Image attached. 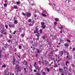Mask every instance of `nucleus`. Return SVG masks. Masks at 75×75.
Segmentation results:
<instances>
[{"label": "nucleus", "mask_w": 75, "mask_h": 75, "mask_svg": "<svg viewBox=\"0 0 75 75\" xmlns=\"http://www.w3.org/2000/svg\"><path fill=\"white\" fill-rule=\"evenodd\" d=\"M15 69H17L16 71L17 72H20V71H21V70L19 69L20 67H18V64H17L16 65Z\"/></svg>", "instance_id": "1"}, {"label": "nucleus", "mask_w": 75, "mask_h": 75, "mask_svg": "<svg viewBox=\"0 0 75 75\" xmlns=\"http://www.w3.org/2000/svg\"><path fill=\"white\" fill-rule=\"evenodd\" d=\"M59 54L60 55V56L62 57V56L64 55V52H63V51H61L59 52Z\"/></svg>", "instance_id": "2"}, {"label": "nucleus", "mask_w": 75, "mask_h": 75, "mask_svg": "<svg viewBox=\"0 0 75 75\" xmlns=\"http://www.w3.org/2000/svg\"><path fill=\"white\" fill-rule=\"evenodd\" d=\"M26 16L27 17H30L31 16V13H28L26 14Z\"/></svg>", "instance_id": "3"}, {"label": "nucleus", "mask_w": 75, "mask_h": 75, "mask_svg": "<svg viewBox=\"0 0 75 75\" xmlns=\"http://www.w3.org/2000/svg\"><path fill=\"white\" fill-rule=\"evenodd\" d=\"M59 70L60 72H61V73H62V72H63V69H62V68L59 67Z\"/></svg>", "instance_id": "4"}, {"label": "nucleus", "mask_w": 75, "mask_h": 75, "mask_svg": "<svg viewBox=\"0 0 75 75\" xmlns=\"http://www.w3.org/2000/svg\"><path fill=\"white\" fill-rule=\"evenodd\" d=\"M38 29H37L36 30L34 31V33L36 34V33H38Z\"/></svg>", "instance_id": "5"}, {"label": "nucleus", "mask_w": 75, "mask_h": 75, "mask_svg": "<svg viewBox=\"0 0 75 75\" xmlns=\"http://www.w3.org/2000/svg\"><path fill=\"white\" fill-rule=\"evenodd\" d=\"M37 52L38 53H39V54H40V53L42 51H41V50H39L38 49H37Z\"/></svg>", "instance_id": "6"}, {"label": "nucleus", "mask_w": 75, "mask_h": 75, "mask_svg": "<svg viewBox=\"0 0 75 75\" xmlns=\"http://www.w3.org/2000/svg\"><path fill=\"white\" fill-rule=\"evenodd\" d=\"M64 46H65V47H69V44H64Z\"/></svg>", "instance_id": "7"}, {"label": "nucleus", "mask_w": 75, "mask_h": 75, "mask_svg": "<svg viewBox=\"0 0 75 75\" xmlns=\"http://www.w3.org/2000/svg\"><path fill=\"white\" fill-rule=\"evenodd\" d=\"M4 75H9V74H7V71H5L4 72Z\"/></svg>", "instance_id": "8"}, {"label": "nucleus", "mask_w": 75, "mask_h": 75, "mask_svg": "<svg viewBox=\"0 0 75 75\" xmlns=\"http://www.w3.org/2000/svg\"><path fill=\"white\" fill-rule=\"evenodd\" d=\"M4 31H5V30L3 29L2 30H1L0 32H1V34H3Z\"/></svg>", "instance_id": "9"}, {"label": "nucleus", "mask_w": 75, "mask_h": 75, "mask_svg": "<svg viewBox=\"0 0 75 75\" xmlns=\"http://www.w3.org/2000/svg\"><path fill=\"white\" fill-rule=\"evenodd\" d=\"M23 70L25 72L27 73V69L26 68H23Z\"/></svg>", "instance_id": "10"}, {"label": "nucleus", "mask_w": 75, "mask_h": 75, "mask_svg": "<svg viewBox=\"0 0 75 75\" xmlns=\"http://www.w3.org/2000/svg\"><path fill=\"white\" fill-rule=\"evenodd\" d=\"M13 7L14 9H17V8H18V7H17V6L16 5H15Z\"/></svg>", "instance_id": "11"}, {"label": "nucleus", "mask_w": 75, "mask_h": 75, "mask_svg": "<svg viewBox=\"0 0 75 75\" xmlns=\"http://www.w3.org/2000/svg\"><path fill=\"white\" fill-rule=\"evenodd\" d=\"M54 20H55V21H59V19L57 18H54Z\"/></svg>", "instance_id": "12"}, {"label": "nucleus", "mask_w": 75, "mask_h": 75, "mask_svg": "<svg viewBox=\"0 0 75 75\" xmlns=\"http://www.w3.org/2000/svg\"><path fill=\"white\" fill-rule=\"evenodd\" d=\"M41 14L42 16H43V17H46V16H47V15H46L44 13H41Z\"/></svg>", "instance_id": "13"}, {"label": "nucleus", "mask_w": 75, "mask_h": 75, "mask_svg": "<svg viewBox=\"0 0 75 75\" xmlns=\"http://www.w3.org/2000/svg\"><path fill=\"white\" fill-rule=\"evenodd\" d=\"M14 45H18V42H15L14 43Z\"/></svg>", "instance_id": "14"}, {"label": "nucleus", "mask_w": 75, "mask_h": 75, "mask_svg": "<svg viewBox=\"0 0 75 75\" xmlns=\"http://www.w3.org/2000/svg\"><path fill=\"white\" fill-rule=\"evenodd\" d=\"M41 24L42 25H44V24H45V23L43 22H41Z\"/></svg>", "instance_id": "15"}, {"label": "nucleus", "mask_w": 75, "mask_h": 75, "mask_svg": "<svg viewBox=\"0 0 75 75\" xmlns=\"http://www.w3.org/2000/svg\"><path fill=\"white\" fill-rule=\"evenodd\" d=\"M35 68L36 69V70H37H37H40V69L39 68V67H35Z\"/></svg>", "instance_id": "16"}, {"label": "nucleus", "mask_w": 75, "mask_h": 75, "mask_svg": "<svg viewBox=\"0 0 75 75\" xmlns=\"http://www.w3.org/2000/svg\"><path fill=\"white\" fill-rule=\"evenodd\" d=\"M41 27L42 28H45L46 26L45 25H42Z\"/></svg>", "instance_id": "17"}, {"label": "nucleus", "mask_w": 75, "mask_h": 75, "mask_svg": "<svg viewBox=\"0 0 75 75\" xmlns=\"http://www.w3.org/2000/svg\"><path fill=\"white\" fill-rule=\"evenodd\" d=\"M16 58L15 57H13V62H15L16 61Z\"/></svg>", "instance_id": "18"}, {"label": "nucleus", "mask_w": 75, "mask_h": 75, "mask_svg": "<svg viewBox=\"0 0 75 75\" xmlns=\"http://www.w3.org/2000/svg\"><path fill=\"white\" fill-rule=\"evenodd\" d=\"M14 24H17L18 23V22H17V21L16 20H15L14 21Z\"/></svg>", "instance_id": "19"}, {"label": "nucleus", "mask_w": 75, "mask_h": 75, "mask_svg": "<svg viewBox=\"0 0 75 75\" xmlns=\"http://www.w3.org/2000/svg\"><path fill=\"white\" fill-rule=\"evenodd\" d=\"M9 27H12L13 28H14V25H9Z\"/></svg>", "instance_id": "20"}, {"label": "nucleus", "mask_w": 75, "mask_h": 75, "mask_svg": "<svg viewBox=\"0 0 75 75\" xmlns=\"http://www.w3.org/2000/svg\"><path fill=\"white\" fill-rule=\"evenodd\" d=\"M52 37H53L52 40H55V37L54 36L52 35Z\"/></svg>", "instance_id": "21"}, {"label": "nucleus", "mask_w": 75, "mask_h": 75, "mask_svg": "<svg viewBox=\"0 0 75 75\" xmlns=\"http://www.w3.org/2000/svg\"><path fill=\"white\" fill-rule=\"evenodd\" d=\"M20 36L22 37H24V35L23 34H21L20 35Z\"/></svg>", "instance_id": "22"}, {"label": "nucleus", "mask_w": 75, "mask_h": 75, "mask_svg": "<svg viewBox=\"0 0 75 75\" xmlns=\"http://www.w3.org/2000/svg\"><path fill=\"white\" fill-rule=\"evenodd\" d=\"M40 34H42V29H40Z\"/></svg>", "instance_id": "23"}, {"label": "nucleus", "mask_w": 75, "mask_h": 75, "mask_svg": "<svg viewBox=\"0 0 75 75\" xmlns=\"http://www.w3.org/2000/svg\"><path fill=\"white\" fill-rule=\"evenodd\" d=\"M50 53L52 55H53V54H54V53H53V51H51L50 52Z\"/></svg>", "instance_id": "24"}, {"label": "nucleus", "mask_w": 75, "mask_h": 75, "mask_svg": "<svg viewBox=\"0 0 75 75\" xmlns=\"http://www.w3.org/2000/svg\"><path fill=\"white\" fill-rule=\"evenodd\" d=\"M4 6L5 7H7V4H4Z\"/></svg>", "instance_id": "25"}, {"label": "nucleus", "mask_w": 75, "mask_h": 75, "mask_svg": "<svg viewBox=\"0 0 75 75\" xmlns=\"http://www.w3.org/2000/svg\"><path fill=\"white\" fill-rule=\"evenodd\" d=\"M42 39L44 40H45V37L44 36H43L42 37Z\"/></svg>", "instance_id": "26"}, {"label": "nucleus", "mask_w": 75, "mask_h": 75, "mask_svg": "<svg viewBox=\"0 0 75 75\" xmlns=\"http://www.w3.org/2000/svg\"><path fill=\"white\" fill-rule=\"evenodd\" d=\"M36 64H37V63H36V62H35L34 64V66L35 67H36Z\"/></svg>", "instance_id": "27"}, {"label": "nucleus", "mask_w": 75, "mask_h": 75, "mask_svg": "<svg viewBox=\"0 0 75 75\" xmlns=\"http://www.w3.org/2000/svg\"><path fill=\"white\" fill-rule=\"evenodd\" d=\"M60 60H61V59L60 58V59H58L57 60V63H58V62H59V61H60Z\"/></svg>", "instance_id": "28"}, {"label": "nucleus", "mask_w": 75, "mask_h": 75, "mask_svg": "<svg viewBox=\"0 0 75 75\" xmlns=\"http://www.w3.org/2000/svg\"><path fill=\"white\" fill-rule=\"evenodd\" d=\"M12 42V40H8V42Z\"/></svg>", "instance_id": "29"}, {"label": "nucleus", "mask_w": 75, "mask_h": 75, "mask_svg": "<svg viewBox=\"0 0 75 75\" xmlns=\"http://www.w3.org/2000/svg\"><path fill=\"white\" fill-rule=\"evenodd\" d=\"M68 64H69V62H68V61H67L66 62V65H67V66H68Z\"/></svg>", "instance_id": "30"}, {"label": "nucleus", "mask_w": 75, "mask_h": 75, "mask_svg": "<svg viewBox=\"0 0 75 75\" xmlns=\"http://www.w3.org/2000/svg\"><path fill=\"white\" fill-rule=\"evenodd\" d=\"M31 19H29L28 20V22H29V23H31Z\"/></svg>", "instance_id": "31"}, {"label": "nucleus", "mask_w": 75, "mask_h": 75, "mask_svg": "<svg viewBox=\"0 0 75 75\" xmlns=\"http://www.w3.org/2000/svg\"><path fill=\"white\" fill-rule=\"evenodd\" d=\"M17 5H18L20 3V2H16Z\"/></svg>", "instance_id": "32"}, {"label": "nucleus", "mask_w": 75, "mask_h": 75, "mask_svg": "<svg viewBox=\"0 0 75 75\" xmlns=\"http://www.w3.org/2000/svg\"><path fill=\"white\" fill-rule=\"evenodd\" d=\"M45 74H46V73H45V72H43L42 73V75H45Z\"/></svg>", "instance_id": "33"}, {"label": "nucleus", "mask_w": 75, "mask_h": 75, "mask_svg": "<svg viewBox=\"0 0 75 75\" xmlns=\"http://www.w3.org/2000/svg\"><path fill=\"white\" fill-rule=\"evenodd\" d=\"M5 27L6 28H8V25H5Z\"/></svg>", "instance_id": "34"}, {"label": "nucleus", "mask_w": 75, "mask_h": 75, "mask_svg": "<svg viewBox=\"0 0 75 75\" xmlns=\"http://www.w3.org/2000/svg\"><path fill=\"white\" fill-rule=\"evenodd\" d=\"M56 67H58V65H56L54 66V68H56Z\"/></svg>", "instance_id": "35"}, {"label": "nucleus", "mask_w": 75, "mask_h": 75, "mask_svg": "<svg viewBox=\"0 0 75 75\" xmlns=\"http://www.w3.org/2000/svg\"><path fill=\"white\" fill-rule=\"evenodd\" d=\"M67 42H71V41L70 40H69V39H67Z\"/></svg>", "instance_id": "36"}, {"label": "nucleus", "mask_w": 75, "mask_h": 75, "mask_svg": "<svg viewBox=\"0 0 75 75\" xmlns=\"http://www.w3.org/2000/svg\"><path fill=\"white\" fill-rule=\"evenodd\" d=\"M22 48V46L21 45L20 46H19V49L20 50V49H21V48Z\"/></svg>", "instance_id": "37"}, {"label": "nucleus", "mask_w": 75, "mask_h": 75, "mask_svg": "<svg viewBox=\"0 0 75 75\" xmlns=\"http://www.w3.org/2000/svg\"><path fill=\"white\" fill-rule=\"evenodd\" d=\"M35 50V48L34 47H33V48L32 49V50L33 51H34V50Z\"/></svg>", "instance_id": "38"}, {"label": "nucleus", "mask_w": 75, "mask_h": 75, "mask_svg": "<svg viewBox=\"0 0 75 75\" xmlns=\"http://www.w3.org/2000/svg\"><path fill=\"white\" fill-rule=\"evenodd\" d=\"M59 27V28H63V27H62L61 25L60 26V27Z\"/></svg>", "instance_id": "39"}, {"label": "nucleus", "mask_w": 75, "mask_h": 75, "mask_svg": "<svg viewBox=\"0 0 75 75\" xmlns=\"http://www.w3.org/2000/svg\"><path fill=\"white\" fill-rule=\"evenodd\" d=\"M36 36L37 37H39L40 36V35H38L37 34H36Z\"/></svg>", "instance_id": "40"}, {"label": "nucleus", "mask_w": 75, "mask_h": 75, "mask_svg": "<svg viewBox=\"0 0 75 75\" xmlns=\"http://www.w3.org/2000/svg\"><path fill=\"white\" fill-rule=\"evenodd\" d=\"M2 50L3 51H5V49L4 48V47H2Z\"/></svg>", "instance_id": "41"}, {"label": "nucleus", "mask_w": 75, "mask_h": 75, "mask_svg": "<svg viewBox=\"0 0 75 75\" xmlns=\"http://www.w3.org/2000/svg\"><path fill=\"white\" fill-rule=\"evenodd\" d=\"M16 33V31H15L14 33H13V34H15Z\"/></svg>", "instance_id": "42"}, {"label": "nucleus", "mask_w": 75, "mask_h": 75, "mask_svg": "<svg viewBox=\"0 0 75 75\" xmlns=\"http://www.w3.org/2000/svg\"><path fill=\"white\" fill-rule=\"evenodd\" d=\"M6 67V65H2V67L3 68H5V67Z\"/></svg>", "instance_id": "43"}, {"label": "nucleus", "mask_w": 75, "mask_h": 75, "mask_svg": "<svg viewBox=\"0 0 75 75\" xmlns=\"http://www.w3.org/2000/svg\"><path fill=\"white\" fill-rule=\"evenodd\" d=\"M47 72H49V71H50V69H49V68H47Z\"/></svg>", "instance_id": "44"}, {"label": "nucleus", "mask_w": 75, "mask_h": 75, "mask_svg": "<svg viewBox=\"0 0 75 75\" xmlns=\"http://www.w3.org/2000/svg\"><path fill=\"white\" fill-rule=\"evenodd\" d=\"M22 14H23V16H26L25 14L24 13H22Z\"/></svg>", "instance_id": "45"}, {"label": "nucleus", "mask_w": 75, "mask_h": 75, "mask_svg": "<svg viewBox=\"0 0 75 75\" xmlns=\"http://www.w3.org/2000/svg\"><path fill=\"white\" fill-rule=\"evenodd\" d=\"M54 25H57V23L56 22H54Z\"/></svg>", "instance_id": "46"}, {"label": "nucleus", "mask_w": 75, "mask_h": 75, "mask_svg": "<svg viewBox=\"0 0 75 75\" xmlns=\"http://www.w3.org/2000/svg\"><path fill=\"white\" fill-rule=\"evenodd\" d=\"M19 31H20L21 33H22V31H21V29H19Z\"/></svg>", "instance_id": "47"}, {"label": "nucleus", "mask_w": 75, "mask_h": 75, "mask_svg": "<svg viewBox=\"0 0 75 75\" xmlns=\"http://www.w3.org/2000/svg\"><path fill=\"white\" fill-rule=\"evenodd\" d=\"M30 71L31 72H32L33 71V69L32 68H30Z\"/></svg>", "instance_id": "48"}, {"label": "nucleus", "mask_w": 75, "mask_h": 75, "mask_svg": "<svg viewBox=\"0 0 75 75\" xmlns=\"http://www.w3.org/2000/svg\"><path fill=\"white\" fill-rule=\"evenodd\" d=\"M73 51H75V47H74L72 49Z\"/></svg>", "instance_id": "49"}, {"label": "nucleus", "mask_w": 75, "mask_h": 75, "mask_svg": "<svg viewBox=\"0 0 75 75\" xmlns=\"http://www.w3.org/2000/svg\"><path fill=\"white\" fill-rule=\"evenodd\" d=\"M34 72H37V70L35 69H34Z\"/></svg>", "instance_id": "50"}, {"label": "nucleus", "mask_w": 75, "mask_h": 75, "mask_svg": "<svg viewBox=\"0 0 75 75\" xmlns=\"http://www.w3.org/2000/svg\"><path fill=\"white\" fill-rule=\"evenodd\" d=\"M63 51H64V53H67V52L65 51V50H64Z\"/></svg>", "instance_id": "51"}, {"label": "nucleus", "mask_w": 75, "mask_h": 75, "mask_svg": "<svg viewBox=\"0 0 75 75\" xmlns=\"http://www.w3.org/2000/svg\"><path fill=\"white\" fill-rule=\"evenodd\" d=\"M12 63L13 65H16V63H14V62H12Z\"/></svg>", "instance_id": "52"}, {"label": "nucleus", "mask_w": 75, "mask_h": 75, "mask_svg": "<svg viewBox=\"0 0 75 75\" xmlns=\"http://www.w3.org/2000/svg\"><path fill=\"white\" fill-rule=\"evenodd\" d=\"M48 44H49V45H50L51 44V42H49L48 43Z\"/></svg>", "instance_id": "53"}, {"label": "nucleus", "mask_w": 75, "mask_h": 75, "mask_svg": "<svg viewBox=\"0 0 75 75\" xmlns=\"http://www.w3.org/2000/svg\"><path fill=\"white\" fill-rule=\"evenodd\" d=\"M10 49H13V47H12V46H10Z\"/></svg>", "instance_id": "54"}, {"label": "nucleus", "mask_w": 75, "mask_h": 75, "mask_svg": "<svg viewBox=\"0 0 75 75\" xmlns=\"http://www.w3.org/2000/svg\"><path fill=\"white\" fill-rule=\"evenodd\" d=\"M69 70L70 72H71V69L70 68L69 69Z\"/></svg>", "instance_id": "55"}, {"label": "nucleus", "mask_w": 75, "mask_h": 75, "mask_svg": "<svg viewBox=\"0 0 75 75\" xmlns=\"http://www.w3.org/2000/svg\"><path fill=\"white\" fill-rule=\"evenodd\" d=\"M17 62L18 63V64H20V62H19V61H17Z\"/></svg>", "instance_id": "56"}, {"label": "nucleus", "mask_w": 75, "mask_h": 75, "mask_svg": "<svg viewBox=\"0 0 75 75\" xmlns=\"http://www.w3.org/2000/svg\"><path fill=\"white\" fill-rule=\"evenodd\" d=\"M55 51H56V52H57V51H58V49H56Z\"/></svg>", "instance_id": "57"}, {"label": "nucleus", "mask_w": 75, "mask_h": 75, "mask_svg": "<svg viewBox=\"0 0 75 75\" xmlns=\"http://www.w3.org/2000/svg\"><path fill=\"white\" fill-rule=\"evenodd\" d=\"M36 58H37L38 56V54H36Z\"/></svg>", "instance_id": "58"}, {"label": "nucleus", "mask_w": 75, "mask_h": 75, "mask_svg": "<svg viewBox=\"0 0 75 75\" xmlns=\"http://www.w3.org/2000/svg\"><path fill=\"white\" fill-rule=\"evenodd\" d=\"M8 45V44L7 43H6V44H5V45H6V46Z\"/></svg>", "instance_id": "59"}, {"label": "nucleus", "mask_w": 75, "mask_h": 75, "mask_svg": "<svg viewBox=\"0 0 75 75\" xmlns=\"http://www.w3.org/2000/svg\"><path fill=\"white\" fill-rule=\"evenodd\" d=\"M40 47H42V45H41L40 44Z\"/></svg>", "instance_id": "60"}, {"label": "nucleus", "mask_w": 75, "mask_h": 75, "mask_svg": "<svg viewBox=\"0 0 75 75\" xmlns=\"http://www.w3.org/2000/svg\"><path fill=\"white\" fill-rule=\"evenodd\" d=\"M46 40L47 42H48V39H46Z\"/></svg>", "instance_id": "61"}, {"label": "nucleus", "mask_w": 75, "mask_h": 75, "mask_svg": "<svg viewBox=\"0 0 75 75\" xmlns=\"http://www.w3.org/2000/svg\"><path fill=\"white\" fill-rule=\"evenodd\" d=\"M70 50H72V47H69Z\"/></svg>", "instance_id": "62"}, {"label": "nucleus", "mask_w": 75, "mask_h": 75, "mask_svg": "<svg viewBox=\"0 0 75 75\" xmlns=\"http://www.w3.org/2000/svg\"><path fill=\"white\" fill-rule=\"evenodd\" d=\"M41 58L42 59H44L43 57H41Z\"/></svg>", "instance_id": "63"}, {"label": "nucleus", "mask_w": 75, "mask_h": 75, "mask_svg": "<svg viewBox=\"0 0 75 75\" xmlns=\"http://www.w3.org/2000/svg\"><path fill=\"white\" fill-rule=\"evenodd\" d=\"M68 58L69 60H70V57H69Z\"/></svg>", "instance_id": "64"}]
</instances>
